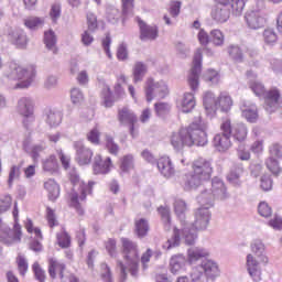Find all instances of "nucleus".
<instances>
[{"mask_svg": "<svg viewBox=\"0 0 282 282\" xmlns=\"http://www.w3.org/2000/svg\"><path fill=\"white\" fill-rule=\"evenodd\" d=\"M170 142L175 151H184L185 147H206L208 144V126L199 119L172 133Z\"/></svg>", "mask_w": 282, "mask_h": 282, "instance_id": "f257e3e1", "label": "nucleus"}, {"mask_svg": "<svg viewBox=\"0 0 282 282\" xmlns=\"http://www.w3.org/2000/svg\"><path fill=\"white\" fill-rule=\"evenodd\" d=\"M69 182L73 185L72 191L68 193L69 205L75 208L79 217H83L85 209L80 202H86L87 196L94 193V182H83L76 172L69 174Z\"/></svg>", "mask_w": 282, "mask_h": 282, "instance_id": "f03ea898", "label": "nucleus"}, {"mask_svg": "<svg viewBox=\"0 0 282 282\" xmlns=\"http://www.w3.org/2000/svg\"><path fill=\"white\" fill-rule=\"evenodd\" d=\"M212 177L213 164L204 158H198L192 162V171L185 174L183 184L187 191H191V188H198Z\"/></svg>", "mask_w": 282, "mask_h": 282, "instance_id": "7ed1b4c3", "label": "nucleus"}, {"mask_svg": "<svg viewBox=\"0 0 282 282\" xmlns=\"http://www.w3.org/2000/svg\"><path fill=\"white\" fill-rule=\"evenodd\" d=\"M4 76L9 80H17L14 89H28L36 78V67L34 65H23L21 62L12 61L6 68Z\"/></svg>", "mask_w": 282, "mask_h": 282, "instance_id": "20e7f679", "label": "nucleus"}, {"mask_svg": "<svg viewBox=\"0 0 282 282\" xmlns=\"http://www.w3.org/2000/svg\"><path fill=\"white\" fill-rule=\"evenodd\" d=\"M251 252L247 254V270L252 281L259 282L261 281V269L259 265H268L269 259L265 254V245L261 242V240H256L251 245Z\"/></svg>", "mask_w": 282, "mask_h": 282, "instance_id": "39448f33", "label": "nucleus"}, {"mask_svg": "<svg viewBox=\"0 0 282 282\" xmlns=\"http://www.w3.org/2000/svg\"><path fill=\"white\" fill-rule=\"evenodd\" d=\"M210 221V212L208 207L198 208L195 212V220L192 226L184 231L185 242L187 246H193L195 243V239H197V232L199 230H206L208 228V224Z\"/></svg>", "mask_w": 282, "mask_h": 282, "instance_id": "423d86ee", "label": "nucleus"}, {"mask_svg": "<svg viewBox=\"0 0 282 282\" xmlns=\"http://www.w3.org/2000/svg\"><path fill=\"white\" fill-rule=\"evenodd\" d=\"M122 256L127 262L128 270L132 276H138L140 272V250L138 243L129 238H121Z\"/></svg>", "mask_w": 282, "mask_h": 282, "instance_id": "0eeeda50", "label": "nucleus"}, {"mask_svg": "<svg viewBox=\"0 0 282 282\" xmlns=\"http://www.w3.org/2000/svg\"><path fill=\"white\" fill-rule=\"evenodd\" d=\"M204 107L207 111H230L232 109V98L226 93H221L217 99L213 93H206L203 98Z\"/></svg>", "mask_w": 282, "mask_h": 282, "instance_id": "6e6552de", "label": "nucleus"}, {"mask_svg": "<svg viewBox=\"0 0 282 282\" xmlns=\"http://www.w3.org/2000/svg\"><path fill=\"white\" fill-rule=\"evenodd\" d=\"M23 239V227L21 224H13L12 228H4L0 232V243L3 246H17Z\"/></svg>", "mask_w": 282, "mask_h": 282, "instance_id": "1a4fd4ad", "label": "nucleus"}, {"mask_svg": "<svg viewBox=\"0 0 282 282\" xmlns=\"http://www.w3.org/2000/svg\"><path fill=\"white\" fill-rule=\"evenodd\" d=\"M145 98L151 102L155 96L164 98L169 94V86L164 82H155L153 78H148L144 86Z\"/></svg>", "mask_w": 282, "mask_h": 282, "instance_id": "9d476101", "label": "nucleus"}, {"mask_svg": "<svg viewBox=\"0 0 282 282\" xmlns=\"http://www.w3.org/2000/svg\"><path fill=\"white\" fill-rule=\"evenodd\" d=\"M202 48H197L193 57L189 75L187 77V83L192 91H197V89L199 88V74H202Z\"/></svg>", "mask_w": 282, "mask_h": 282, "instance_id": "9b49d317", "label": "nucleus"}, {"mask_svg": "<svg viewBox=\"0 0 282 282\" xmlns=\"http://www.w3.org/2000/svg\"><path fill=\"white\" fill-rule=\"evenodd\" d=\"M202 269L205 274L199 271V269H194L192 271L191 278L193 282H206V276L209 279H215V276H219V265L213 262V260H207L203 262Z\"/></svg>", "mask_w": 282, "mask_h": 282, "instance_id": "f8f14e48", "label": "nucleus"}, {"mask_svg": "<svg viewBox=\"0 0 282 282\" xmlns=\"http://www.w3.org/2000/svg\"><path fill=\"white\" fill-rule=\"evenodd\" d=\"M117 120L120 124H127L129 127L130 135L135 138V124H138V115L129 107L123 106L117 110Z\"/></svg>", "mask_w": 282, "mask_h": 282, "instance_id": "ddd939ff", "label": "nucleus"}, {"mask_svg": "<svg viewBox=\"0 0 282 282\" xmlns=\"http://www.w3.org/2000/svg\"><path fill=\"white\" fill-rule=\"evenodd\" d=\"M48 275L51 279H61V281H65L72 276V274L67 272V265L55 258L48 259Z\"/></svg>", "mask_w": 282, "mask_h": 282, "instance_id": "4468645a", "label": "nucleus"}, {"mask_svg": "<svg viewBox=\"0 0 282 282\" xmlns=\"http://www.w3.org/2000/svg\"><path fill=\"white\" fill-rule=\"evenodd\" d=\"M135 21L139 25V32H140L139 39L141 41H155V39H158L160 34L158 26L149 25L147 24V22H144L140 18H137Z\"/></svg>", "mask_w": 282, "mask_h": 282, "instance_id": "2eb2a0df", "label": "nucleus"}, {"mask_svg": "<svg viewBox=\"0 0 282 282\" xmlns=\"http://www.w3.org/2000/svg\"><path fill=\"white\" fill-rule=\"evenodd\" d=\"M112 166L113 164L111 163V158H106L102 160V155L97 154L93 163V171L95 175H107V173L111 171Z\"/></svg>", "mask_w": 282, "mask_h": 282, "instance_id": "dca6fc26", "label": "nucleus"}, {"mask_svg": "<svg viewBox=\"0 0 282 282\" xmlns=\"http://www.w3.org/2000/svg\"><path fill=\"white\" fill-rule=\"evenodd\" d=\"M215 197H226V185L218 177H214L212 181V193H203V199L213 202Z\"/></svg>", "mask_w": 282, "mask_h": 282, "instance_id": "f3484780", "label": "nucleus"}, {"mask_svg": "<svg viewBox=\"0 0 282 282\" xmlns=\"http://www.w3.org/2000/svg\"><path fill=\"white\" fill-rule=\"evenodd\" d=\"M267 109H276L279 107V100H281V90L273 87L264 93L263 96Z\"/></svg>", "mask_w": 282, "mask_h": 282, "instance_id": "a211bd4d", "label": "nucleus"}, {"mask_svg": "<svg viewBox=\"0 0 282 282\" xmlns=\"http://www.w3.org/2000/svg\"><path fill=\"white\" fill-rule=\"evenodd\" d=\"M78 142L74 143L75 149H77V162L79 166H87V164H91V160L94 158V151L86 147L78 148Z\"/></svg>", "mask_w": 282, "mask_h": 282, "instance_id": "6ab92c4d", "label": "nucleus"}, {"mask_svg": "<svg viewBox=\"0 0 282 282\" xmlns=\"http://www.w3.org/2000/svg\"><path fill=\"white\" fill-rule=\"evenodd\" d=\"M212 19L216 23H226L230 19V6H216L212 10Z\"/></svg>", "mask_w": 282, "mask_h": 282, "instance_id": "aec40b11", "label": "nucleus"}, {"mask_svg": "<svg viewBox=\"0 0 282 282\" xmlns=\"http://www.w3.org/2000/svg\"><path fill=\"white\" fill-rule=\"evenodd\" d=\"M245 19L247 21V25H249L251 30H259V28H263V24L265 23V19H263L261 13L257 11L247 12Z\"/></svg>", "mask_w": 282, "mask_h": 282, "instance_id": "412c9836", "label": "nucleus"}, {"mask_svg": "<svg viewBox=\"0 0 282 282\" xmlns=\"http://www.w3.org/2000/svg\"><path fill=\"white\" fill-rule=\"evenodd\" d=\"M9 41L15 45L18 50H25L28 47V35L23 31H11L9 33Z\"/></svg>", "mask_w": 282, "mask_h": 282, "instance_id": "4be33fe9", "label": "nucleus"}, {"mask_svg": "<svg viewBox=\"0 0 282 282\" xmlns=\"http://www.w3.org/2000/svg\"><path fill=\"white\" fill-rule=\"evenodd\" d=\"M213 144L217 151L220 153H226L230 147H232V142L230 141V137L221 133H217L214 137Z\"/></svg>", "mask_w": 282, "mask_h": 282, "instance_id": "5701e85b", "label": "nucleus"}, {"mask_svg": "<svg viewBox=\"0 0 282 282\" xmlns=\"http://www.w3.org/2000/svg\"><path fill=\"white\" fill-rule=\"evenodd\" d=\"M156 166L164 177H171L175 173V167H173V162L169 156H161L158 160Z\"/></svg>", "mask_w": 282, "mask_h": 282, "instance_id": "b1692460", "label": "nucleus"}, {"mask_svg": "<svg viewBox=\"0 0 282 282\" xmlns=\"http://www.w3.org/2000/svg\"><path fill=\"white\" fill-rule=\"evenodd\" d=\"M44 188L51 202H56L57 197H61V185L55 180L50 178L44 182Z\"/></svg>", "mask_w": 282, "mask_h": 282, "instance_id": "393cba45", "label": "nucleus"}, {"mask_svg": "<svg viewBox=\"0 0 282 282\" xmlns=\"http://www.w3.org/2000/svg\"><path fill=\"white\" fill-rule=\"evenodd\" d=\"M18 111L21 116H24V118H30L34 115V104L31 99L22 97L18 102Z\"/></svg>", "mask_w": 282, "mask_h": 282, "instance_id": "a878e982", "label": "nucleus"}, {"mask_svg": "<svg viewBox=\"0 0 282 282\" xmlns=\"http://www.w3.org/2000/svg\"><path fill=\"white\" fill-rule=\"evenodd\" d=\"M195 95L192 93H185L180 100V107L183 113H191V111L195 109Z\"/></svg>", "mask_w": 282, "mask_h": 282, "instance_id": "bb28decb", "label": "nucleus"}, {"mask_svg": "<svg viewBox=\"0 0 282 282\" xmlns=\"http://www.w3.org/2000/svg\"><path fill=\"white\" fill-rule=\"evenodd\" d=\"M242 118H245L247 122H257V120H259V108H257V105L251 104L249 106H245L242 108Z\"/></svg>", "mask_w": 282, "mask_h": 282, "instance_id": "cd10ccee", "label": "nucleus"}, {"mask_svg": "<svg viewBox=\"0 0 282 282\" xmlns=\"http://www.w3.org/2000/svg\"><path fill=\"white\" fill-rule=\"evenodd\" d=\"M134 232L142 239L149 235V221L144 218L134 220Z\"/></svg>", "mask_w": 282, "mask_h": 282, "instance_id": "c85d7f7f", "label": "nucleus"}, {"mask_svg": "<svg viewBox=\"0 0 282 282\" xmlns=\"http://www.w3.org/2000/svg\"><path fill=\"white\" fill-rule=\"evenodd\" d=\"M186 263V259L184 256H174L170 260V270L172 274H180V271L182 268H184V264Z\"/></svg>", "mask_w": 282, "mask_h": 282, "instance_id": "c756f323", "label": "nucleus"}, {"mask_svg": "<svg viewBox=\"0 0 282 282\" xmlns=\"http://www.w3.org/2000/svg\"><path fill=\"white\" fill-rule=\"evenodd\" d=\"M44 45L47 47V50H51L53 54L58 52V48L56 47V33H54L52 30L44 32Z\"/></svg>", "mask_w": 282, "mask_h": 282, "instance_id": "7c9ffc66", "label": "nucleus"}, {"mask_svg": "<svg viewBox=\"0 0 282 282\" xmlns=\"http://www.w3.org/2000/svg\"><path fill=\"white\" fill-rule=\"evenodd\" d=\"M147 65L142 62H137L132 70L134 83H140L147 76Z\"/></svg>", "mask_w": 282, "mask_h": 282, "instance_id": "2f4dec72", "label": "nucleus"}, {"mask_svg": "<svg viewBox=\"0 0 282 282\" xmlns=\"http://www.w3.org/2000/svg\"><path fill=\"white\" fill-rule=\"evenodd\" d=\"M15 263H17L18 272L20 276H25L28 274V270H30L28 258H25L23 253H18L15 258Z\"/></svg>", "mask_w": 282, "mask_h": 282, "instance_id": "473e14b6", "label": "nucleus"}, {"mask_svg": "<svg viewBox=\"0 0 282 282\" xmlns=\"http://www.w3.org/2000/svg\"><path fill=\"white\" fill-rule=\"evenodd\" d=\"M187 257L189 263H195V261H199V259L208 257V251L202 248H193L188 250Z\"/></svg>", "mask_w": 282, "mask_h": 282, "instance_id": "72a5a7b5", "label": "nucleus"}, {"mask_svg": "<svg viewBox=\"0 0 282 282\" xmlns=\"http://www.w3.org/2000/svg\"><path fill=\"white\" fill-rule=\"evenodd\" d=\"M262 39L265 45H275L276 41H279V34L272 28H268L262 33Z\"/></svg>", "mask_w": 282, "mask_h": 282, "instance_id": "f704fd0d", "label": "nucleus"}, {"mask_svg": "<svg viewBox=\"0 0 282 282\" xmlns=\"http://www.w3.org/2000/svg\"><path fill=\"white\" fill-rule=\"evenodd\" d=\"M43 170L46 171V173H56V171H58V160L56 155H50L43 162Z\"/></svg>", "mask_w": 282, "mask_h": 282, "instance_id": "c9c22d12", "label": "nucleus"}, {"mask_svg": "<svg viewBox=\"0 0 282 282\" xmlns=\"http://www.w3.org/2000/svg\"><path fill=\"white\" fill-rule=\"evenodd\" d=\"M265 166L272 175H279L282 171L281 164L279 163V159H273L268 156L265 160Z\"/></svg>", "mask_w": 282, "mask_h": 282, "instance_id": "e433bc0d", "label": "nucleus"}, {"mask_svg": "<svg viewBox=\"0 0 282 282\" xmlns=\"http://www.w3.org/2000/svg\"><path fill=\"white\" fill-rule=\"evenodd\" d=\"M56 239H57V246H59V248H62V249L70 248L72 236H69V234H67V231H62V232L57 234Z\"/></svg>", "mask_w": 282, "mask_h": 282, "instance_id": "4c0bfd02", "label": "nucleus"}, {"mask_svg": "<svg viewBox=\"0 0 282 282\" xmlns=\"http://www.w3.org/2000/svg\"><path fill=\"white\" fill-rule=\"evenodd\" d=\"M203 78L204 80H206V83H212V85H217V83H219L220 80L219 72L213 68H208L204 73Z\"/></svg>", "mask_w": 282, "mask_h": 282, "instance_id": "58836bf2", "label": "nucleus"}, {"mask_svg": "<svg viewBox=\"0 0 282 282\" xmlns=\"http://www.w3.org/2000/svg\"><path fill=\"white\" fill-rule=\"evenodd\" d=\"M62 120H63V117L61 112L56 110H48L46 122H48L51 127H58Z\"/></svg>", "mask_w": 282, "mask_h": 282, "instance_id": "ea45409f", "label": "nucleus"}, {"mask_svg": "<svg viewBox=\"0 0 282 282\" xmlns=\"http://www.w3.org/2000/svg\"><path fill=\"white\" fill-rule=\"evenodd\" d=\"M86 25L89 32H96L98 30V15L94 12H88L86 14Z\"/></svg>", "mask_w": 282, "mask_h": 282, "instance_id": "a19ab883", "label": "nucleus"}, {"mask_svg": "<svg viewBox=\"0 0 282 282\" xmlns=\"http://www.w3.org/2000/svg\"><path fill=\"white\" fill-rule=\"evenodd\" d=\"M86 140L90 142V144H95L98 147L100 144V129L98 127L93 128L86 133Z\"/></svg>", "mask_w": 282, "mask_h": 282, "instance_id": "79ce46f5", "label": "nucleus"}, {"mask_svg": "<svg viewBox=\"0 0 282 282\" xmlns=\"http://www.w3.org/2000/svg\"><path fill=\"white\" fill-rule=\"evenodd\" d=\"M12 207V196L10 194H0V213H8Z\"/></svg>", "mask_w": 282, "mask_h": 282, "instance_id": "37998d69", "label": "nucleus"}, {"mask_svg": "<svg viewBox=\"0 0 282 282\" xmlns=\"http://www.w3.org/2000/svg\"><path fill=\"white\" fill-rule=\"evenodd\" d=\"M234 138L238 140V142H243L246 138H248V129L243 124H237L234 129Z\"/></svg>", "mask_w": 282, "mask_h": 282, "instance_id": "c03bdc74", "label": "nucleus"}, {"mask_svg": "<svg viewBox=\"0 0 282 282\" xmlns=\"http://www.w3.org/2000/svg\"><path fill=\"white\" fill-rule=\"evenodd\" d=\"M186 210H188V205H186V202L182 199H176L174 202V213L177 217H184V215H186Z\"/></svg>", "mask_w": 282, "mask_h": 282, "instance_id": "a18cd8bd", "label": "nucleus"}, {"mask_svg": "<svg viewBox=\"0 0 282 282\" xmlns=\"http://www.w3.org/2000/svg\"><path fill=\"white\" fill-rule=\"evenodd\" d=\"M45 23V20L39 17H31L24 20V25L29 30H35V28H41Z\"/></svg>", "mask_w": 282, "mask_h": 282, "instance_id": "49530a36", "label": "nucleus"}, {"mask_svg": "<svg viewBox=\"0 0 282 282\" xmlns=\"http://www.w3.org/2000/svg\"><path fill=\"white\" fill-rule=\"evenodd\" d=\"M105 248L109 254V257H111L112 259H116V257H118V245L116 242V239H108L105 242Z\"/></svg>", "mask_w": 282, "mask_h": 282, "instance_id": "de8ad7c7", "label": "nucleus"}, {"mask_svg": "<svg viewBox=\"0 0 282 282\" xmlns=\"http://www.w3.org/2000/svg\"><path fill=\"white\" fill-rule=\"evenodd\" d=\"M100 276L104 282H113L111 278V268L106 262H102L99 267Z\"/></svg>", "mask_w": 282, "mask_h": 282, "instance_id": "09e8293b", "label": "nucleus"}, {"mask_svg": "<svg viewBox=\"0 0 282 282\" xmlns=\"http://www.w3.org/2000/svg\"><path fill=\"white\" fill-rule=\"evenodd\" d=\"M220 131L223 135L232 137V121L228 118L221 119Z\"/></svg>", "mask_w": 282, "mask_h": 282, "instance_id": "8fccbe9b", "label": "nucleus"}, {"mask_svg": "<svg viewBox=\"0 0 282 282\" xmlns=\"http://www.w3.org/2000/svg\"><path fill=\"white\" fill-rule=\"evenodd\" d=\"M176 246H180V229H174L172 239H169L163 245V248L165 250H171V248H176Z\"/></svg>", "mask_w": 282, "mask_h": 282, "instance_id": "3c124183", "label": "nucleus"}, {"mask_svg": "<svg viewBox=\"0 0 282 282\" xmlns=\"http://www.w3.org/2000/svg\"><path fill=\"white\" fill-rule=\"evenodd\" d=\"M32 270L36 281L45 282V279H47V276L45 275V270L41 268V264L39 262H34L32 264Z\"/></svg>", "mask_w": 282, "mask_h": 282, "instance_id": "603ef678", "label": "nucleus"}, {"mask_svg": "<svg viewBox=\"0 0 282 282\" xmlns=\"http://www.w3.org/2000/svg\"><path fill=\"white\" fill-rule=\"evenodd\" d=\"M249 88L259 98H261V96H265V91H267L265 86H263V84H261L259 82H250Z\"/></svg>", "mask_w": 282, "mask_h": 282, "instance_id": "864d4df0", "label": "nucleus"}, {"mask_svg": "<svg viewBox=\"0 0 282 282\" xmlns=\"http://www.w3.org/2000/svg\"><path fill=\"white\" fill-rule=\"evenodd\" d=\"M210 37L214 45H217V46L224 45V41H225L224 32H221L219 29L212 30Z\"/></svg>", "mask_w": 282, "mask_h": 282, "instance_id": "5fc2aeb1", "label": "nucleus"}, {"mask_svg": "<svg viewBox=\"0 0 282 282\" xmlns=\"http://www.w3.org/2000/svg\"><path fill=\"white\" fill-rule=\"evenodd\" d=\"M106 149L111 155H116L120 151V147L113 141L111 135H106Z\"/></svg>", "mask_w": 282, "mask_h": 282, "instance_id": "6e6d98bb", "label": "nucleus"}, {"mask_svg": "<svg viewBox=\"0 0 282 282\" xmlns=\"http://www.w3.org/2000/svg\"><path fill=\"white\" fill-rule=\"evenodd\" d=\"M121 171L123 173H128V171H131L133 169V155L127 154L121 159V164H120Z\"/></svg>", "mask_w": 282, "mask_h": 282, "instance_id": "4d7b16f0", "label": "nucleus"}, {"mask_svg": "<svg viewBox=\"0 0 282 282\" xmlns=\"http://www.w3.org/2000/svg\"><path fill=\"white\" fill-rule=\"evenodd\" d=\"M269 158L281 160L282 158V145L280 143H272L269 147Z\"/></svg>", "mask_w": 282, "mask_h": 282, "instance_id": "13d9d810", "label": "nucleus"}, {"mask_svg": "<svg viewBox=\"0 0 282 282\" xmlns=\"http://www.w3.org/2000/svg\"><path fill=\"white\" fill-rule=\"evenodd\" d=\"M70 100L73 105H83V101L85 100V96H83V93L78 88H73L70 90Z\"/></svg>", "mask_w": 282, "mask_h": 282, "instance_id": "bf43d9fd", "label": "nucleus"}, {"mask_svg": "<svg viewBox=\"0 0 282 282\" xmlns=\"http://www.w3.org/2000/svg\"><path fill=\"white\" fill-rule=\"evenodd\" d=\"M46 221L50 228H56L58 226V220L56 219V213L51 207L46 208Z\"/></svg>", "mask_w": 282, "mask_h": 282, "instance_id": "052dcab7", "label": "nucleus"}, {"mask_svg": "<svg viewBox=\"0 0 282 282\" xmlns=\"http://www.w3.org/2000/svg\"><path fill=\"white\" fill-rule=\"evenodd\" d=\"M246 2L248 0H232L231 2V10L234 14H241L243 12V9L246 8Z\"/></svg>", "mask_w": 282, "mask_h": 282, "instance_id": "680f3d73", "label": "nucleus"}, {"mask_svg": "<svg viewBox=\"0 0 282 282\" xmlns=\"http://www.w3.org/2000/svg\"><path fill=\"white\" fill-rule=\"evenodd\" d=\"M115 101L116 100L111 96V88H109V86H106L104 88V106L107 107V108L113 107Z\"/></svg>", "mask_w": 282, "mask_h": 282, "instance_id": "e2e57ef3", "label": "nucleus"}, {"mask_svg": "<svg viewBox=\"0 0 282 282\" xmlns=\"http://www.w3.org/2000/svg\"><path fill=\"white\" fill-rule=\"evenodd\" d=\"M151 257H153V250L151 249H147V251L142 253L140 262L143 270L149 269V263H151Z\"/></svg>", "mask_w": 282, "mask_h": 282, "instance_id": "0e129e2a", "label": "nucleus"}, {"mask_svg": "<svg viewBox=\"0 0 282 282\" xmlns=\"http://www.w3.org/2000/svg\"><path fill=\"white\" fill-rule=\"evenodd\" d=\"M258 213L261 217H272V207L268 203L262 202L258 206Z\"/></svg>", "mask_w": 282, "mask_h": 282, "instance_id": "69168bd1", "label": "nucleus"}, {"mask_svg": "<svg viewBox=\"0 0 282 282\" xmlns=\"http://www.w3.org/2000/svg\"><path fill=\"white\" fill-rule=\"evenodd\" d=\"M262 191H272V177L269 174H263L260 180Z\"/></svg>", "mask_w": 282, "mask_h": 282, "instance_id": "338daca9", "label": "nucleus"}, {"mask_svg": "<svg viewBox=\"0 0 282 282\" xmlns=\"http://www.w3.org/2000/svg\"><path fill=\"white\" fill-rule=\"evenodd\" d=\"M50 17L53 23H57V21L61 19V4H52Z\"/></svg>", "mask_w": 282, "mask_h": 282, "instance_id": "774afa93", "label": "nucleus"}]
</instances>
